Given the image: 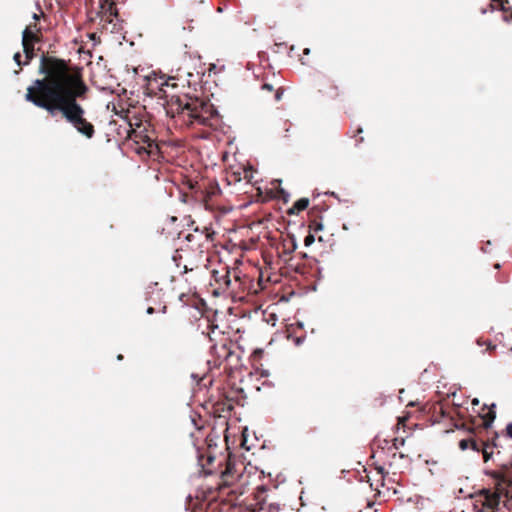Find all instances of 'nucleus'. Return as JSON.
<instances>
[{"label": "nucleus", "instance_id": "1", "mask_svg": "<svg viewBox=\"0 0 512 512\" xmlns=\"http://www.w3.org/2000/svg\"><path fill=\"white\" fill-rule=\"evenodd\" d=\"M39 73L27 88L25 100L45 110L49 116L61 117L77 132L88 139L95 134L94 125L85 118V109L80 101L87 98L88 86L83 80L81 69L70 61L54 56L42 55Z\"/></svg>", "mask_w": 512, "mask_h": 512}, {"label": "nucleus", "instance_id": "2", "mask_svg": "<svg viewBox=\"0 0 512 512\" xmlns=\"http://www.w3.org/2000/svg\"><path fill=\"white\" fill-rule=\"evenodd\" d=\"M165 110L168 116L185 126L214 127L218 121V113L213 104L198 97L171 96L166 101Z\"/></svg>", "mask_w": 512, "mask_h": 512}, {"label": "nucleus", "instance_id": "3", "mask_svg": "<svg viewBox=\"0 0 512 512\" xmlns=\"http://www.w3.org/2000/svg\"><path fill=\"white\" fill-rule=\"evenodd\" d=\"M491 482L473 494L474 507L478 512H500V505L512 506V472L492 471Z\"/></svg>", "mask_w": 512, "mask_h": 512}, {"label": "nucleus", "instance_id": "4", "mask_svg": "<svg viewBox=\"0 0 512 512\" xmlns=\"http://www.w3.org/2000/svg\"><path fill=\"white\" fill-rule=\"evenodd\" d=\"M125 117L129 121L130 131L128 138L135 142V150L138 154L155 155L158 151V145L155 142L154 131L149 129V123L142 122L135 118V122L129 117V111Z\"/></svg>", "mask_w": 512, "mask_h": 512}, {"label": "nucleus", "instance_id": "5", "mask_svg": "<svg viewBox=\"0 0 512 512\" xmlns=\"http://www.w3.org/2000/svg\"><path fill=\"white\" fill-rule=\"evenodd\" d=\"M243 475L236 469L235 463L230 458L226 461L225 470L221 472L218 490L222 495H227L230 500H236L246 492V483Z\"/></svg>", "mask_w": 512, "mask_h": 512}, {"label": "nucleus", "instance_id": "6", "mask_svg": "<svg viewBox=\"0 0 512 512\" xmlns=\"http://www.w3.org/2000/svg\"><path fill=\"white\" fill-rule=\"evenodd\" d=\"M215 231L211 226H194L193 230L180 231L179 238H184L191 249L203 248L206 244L213 242Z\"/></svg>", "mask_w": 512, "mask_h": 512}, {"label": "nucleus", "instance_id": "7", "mask_svg": "<svg viewBox=\"0 0 512 512\" xmlns=\"http://www.w3.org/2000/svg\"><path fill=\"white\" fill-rule=\"evenodd\" d=\"M284 232L277 229L275 234H272L270 231H265L263 233V238L267 240V243L274 247L279 256L290 255L293 251H295L297 244L294 236L287 234L284 237Z\"/></svg>", "mask_w": 512, "mask_h": 512}, {"label": "nucleus", "instance_id": "8", "mask_svg": "<svg viewBox=\"0 0 512 512\" xmlns=\"http://www.w3.org/2000/svg\"><path fill=\"white\" fill-rule=\"evenodd\" d=\"M212 274L215 282L225 289L233 288L231 277L235 282L241 280V272L237 268L231 270L228 266L222 267L221 270H213Z\"/></svg>", "mask_w": 512, "mask_h": 512}, {"label": "nucleus", "instance_id": "9", "mask_svg": "<svg viewBox=\"0 0 512 512\" xmlns=\"http://www.w3.org/2000/svg\"><path fill=\"white\" fill-rule=\"evenodd\" d=\"M499 436L495 434L493 439L482 441L471 438V443L469 444V448L475 451H482L484 461L487 462L491 456L493 455V449L498 448L500 444L498 443Z\"/></svg>", "mask_w": 512, "mask_h": 512}, {"label": "nucleus", "instance_id": "10", "mask_svg": "<svg viewBox=\"0 0 512 512\" xmlns=\"http://www.w3.org/2000/svg\"><path fill=\"white\" fill-rule=\"evenodd\" d=\"M41 41L42 38L35 36L30 30H23L22 47L26 58L24 64H29L35 57V44L40 43Z\"/></svg>", "mask_w": 512, "mask_h": 512}, {"label": "nucleus", "instance_id": "11", "mask_svg": "<svg viewBox=\"0 0 512 512\" xmlns=\"http://www.w3.org/2000/svg\"><path fill=\"white\" fill-rule=\"evenodd\" d=\"M319 194H313L312 206L308 210V224H322L324 220V213L327 211L328 206L318 201Z\"/></svg>", "mask_w": 512, "mask_h": 512}, {"label": "nucleus", "instance_id": "12", "mask_svg": "<svg viewBox=\"0 0 512 512\" xmlns=\"http://www.w3.org/2000/svg\"><path fill=\"white\" fill-rule=\"evenodd\" d=\"M211 354L215 357L214 365L218 366L222 361L228 360L232 355L230 346L227 343L216 344L211 347Z\"/></svg>", "mask_w": 512, "mask_h": 512}, {"label": "nucleus", "instance_id": "13", "mask_svg": "<svg viewBox=\"0 0 512 512\" xmlns=\"http://www.w3.org/2000/svg\"><path fill=\"white\" fill-rule=\"evenodd\" d=\"M169 80L165 78V76L160 77H149L148 78V86L147 90L150 91V93L154 95H158V93L163 92L165 93L163 87L169 86Z\"/></svg>", "mask_w": 512, "mask_h": 512}, {"label": "nucleus", "instance_id": "14", "mask_svg": "<svg viewBox=\"0 0 512 512\" xmlns=\"http://www.w3.org/2000/svg\"><path fill=\"white\" fill-rule=\"evenodd\" d=\"M261 90L267 94L273 93V98L276 102H279L284 94V88L282 86H276L275 84L267 81V79H264L261 85Z\"/></svg>", "mask_w": 512, "mask_h": 512}, {"label": "nucleus", "instance_id": "15", "mask_svg": "<svg viewBox=\"0 0 512 512\" xmlns=\"http://www.w3.org/2000/svg\"><path fill=\"white\" fill-rule=\"evenodd\" d=\"M310 206V200L306 197L300 198L287 210L288 215H299Z\"/></svg>", "mask_w": 512, "mask_h": 512}, {"label": "nucleus", "instance_id": "16", "mask_svg": "<svg viewBox=\"0 0 512 512\" xmlns=\"http://www.w3.org/2000/svg\"><path fill=\"white\" fill-rule=\"evenodd\" d=\"M118 12L116 4L112 0H103L100 6V15H116Z\"/></svg>", "mask_w": 512, "mask_h": 512}, {"label": "nucleus", "instance_id": "17", "mask_svg": "<svg viewBox=\"0 0 512 512\" xmlns=\"http://www.w3.org/2000/svg\"><path fill=\"white\" fill-rule=\"evenodd\" d=\"M100 18H101V21L104 22L105 24L112 25V31L122 29L118 24L120 21L118 13L116 15H109V14L100 15Z\"/></svg>", "mask_w": 512, "mask_h": 512}, {"label": "nucleus", "instance_id": "18", "mask_svg": "<svg viewBox=\"0 0 512 512\" xmlns=\"http://www.w3.org/2000/svg\"><path fill=\"white\" fill-rule=\"evenodd\" d=\"M494 407H495V405L493 404L492 407L486 413L481 415L482 426L485 429H489L491 427V425L496 417V413L493 409Z\"/></svg>", "mask_w": 512, "mask_h": 512}, {"label": "nucleus", "instance_id": "19", "mask_svg": "<svg viewBox=\"0 0 512 512\" xmlns=\"http://www.w3.org/2000/svg\"><path fill=\"white\" fill-rule=\"evenodd\" d=\"M308 227L313 228V229L309 231V234L304 239L305 246H310L315 241L316 235H318V233H320V232H323V230L325 228V226H308Z\"/></svg>", "mask_w": 512, "mask_h": 512}, {"label": "nucleus", "instance_id": "20", "mask_svg": "<svg viewBox=\"0 0 512 512\" xmlns=\"http://www.w3.org/2000/svg\"><path fill=\"white\" fill-rule=\"evenodd\" d=\"M259 240H260L259 236L257 238L251 237L249 240L242 239V240L239 241L238 246L242 250H251V249H254L256 247V244H257V242Z\"/></svg>", "mask_w": 512, "mask_h": 512}, {"label": "nucleus", "instance_id": "21", "mask_svg": "<svg viewBox=\"0 0 512 512\" xmlns=\"http://www.w3.org/2000/svg\"><path fill=\"white\" fill-rule=\"evenodd\" d=\"M266 492L265 487L261 486L257 488V491L254 493L255 500L257 501V504L259 505V509H263L264 505V494Z\"/></svg>", "mask_w": 512, "mask_h": 512}, {"label": "nucleus", "instance_id": "22", "mask_svg": "<svg viewBox=\"0 0 512 512\" xmlns=\"http://www.w3.org/2000/svg\"><path fill=\"white\" fill-rule=\"evenodd\" d=\"M492 2L496 3L503 12H510L512 18V8L509 6V0H492Z\"/></svg>", "mask_w": 512, "mask_h": 512}, {"label": "nucleus", "instance_id": "23", "mask_svg": "<svg viewBox=\"0 0 512 512\" xmlns=\"http://www.w3.org/2000/svg\"><path fill=\"white\" fill-rule=\"evenodd\" d=\"M24 30H30L35 36H38L39 38H42L41 27H39L36 22L26 26V28Z\"/></svg>", "mask_w": 512, "mask_h": 512}, {"label": "nucleus", "instance_id": "24", "mask_svg": "<svg viewBox=\"0 0 512 512\" xmlns=\"http://www.w3.org/2000/svg\"><path fill=\"white\" fill-rule=\"evenodd\" d=\"M471 443V438H468V439H462L460 442H459V447L461 450H466L469 448V444Z\"/></svg>", "mask_w": 512, "mask_h": 512}, {"label": "nucleus", "instance_id": "25", "mask_svg": "<svg viewBox=\"0 0 512 512\" xmlns=\"http://www.w3.org/2000/svg\"><path fill=\"white\" fill-rule=\"evenodd\" d=\"M278 194H279V197L285 202L287 203L288 200H289V194L282 188H280L278 190Z\"/></svg>", "mask_w": 512, "mask_h": 512}, {"label": "nucleus", "instance_id": "26", "mask_svg": "<svg viewBox=\"0 0 512 512\" xmlns=\"http://www.w3.org/2000/svg\"><path fill=\"white\" fill-rule=\"evenodd\" d=\"M13 59L14 61L21 67L22 65H25L24 63H22L21 61V54L20 52H16L13 56Z\"/></svg>", "mask_w": 512, "mask_h": 512}, {"label": "nucleus", "instance_id": "27", "mask_svg": "<svg viewBox=\"0 0 512 512\" xmlns=\"http://www.w3.org/2000/svg\"><path fill=\"white\" fill-rule=\"evenodd\" d=\"M404 444V439L399 440L398 438H395L393 440V446L395 449H398L400 445Z\"/></svg>", "mask_w": 512, "mask_h": 512}, {"label": "nucleus", "instance_id": "28", "mask_svg": "<svg viewBox=\"0 0 512 512\" xmlns=\"http://www.w3.org/2000/svg\"><path fill=\"white\" fill-rule=\"evenodd\" d=\"M506 436L512 438V423H509L506 427Z\"/></svg>", "mask_w": 512, "mask_h": 512}, {"label": "nucleus", "instance_id": "29", "mask_svg": "<svg viewBox=\"0 0 512 512\" xmlns=\"http://www.w3.org/2000/svg\"><path fill=\"white\" fill-rule=\"evenodd\" d=\"M439 412L442 417H446V415L448 414V412L444 409L442 404H439Z\"/></svg>", "mask_w": 512, "mask_h": 512}, {"label": "nucleus", "instance_id": "30", "mask_svg": "<svg viewBox=\"0 0 512 512\" xmlns=\"http://www.w3.org/2000/svg\"><path fill=\"white\" fill-rule=\"evenodd\" d=\"M322 232L318 233V235H316V237L318 238V241L319 242H327L328 240L325 239V234H321Z\"/></svg>", "mask_w": 512, "mask_h": 512}, {"label": "nucleus", "instance_id": "31", "mask_svg": "<svg viewBox=\"0 0 512 512\" xmlns=\"http://www.w3.org/2000/svg\"><path fill=\"white\" fill-rule=\"evenodd\" d=\"M406 420H407V417H399L398 418V425H402L403 427H405Z\"/></svg>", "mask_w": 512, "mask_h": 512}, {"label": "nucleus", "instance_id": "32", "mask_svg": "<svg viewBox=\"0 0 512 512\" xmlns=\"http://www.w3.org/2000/svg\"><path fill=\"white\" fill-rule=\"evenodd\" d=\"M42 16H44V13H43L42 11H41V13H40V14L34 13V14H33V19H34L35 21H38V20L40 19V17H42Z\"/></svg>", "mask_w": 512, "mask_h": 512}, {"label": "nucleus", "instance_id": "33", "mask_svg": "<svg viewBox=\"0 0 512 512\" xmlns=\"http://www.w3.org/2000/svg\"><path fill=\"white\" fill-rule=\"evenodd\" d=\"M363 132L362 128L361 127H358L356 130H355V133L353 135V137H357V135L361 134Z\"/></svg>", "mask_w": 512, "mask_h": 512}, {"label": "nucleus", "instance_id": "34", "mask_svg": "<svg viewBox=\"0 0 512 512\" xmlns=\"http://www.w3.org/2000/svg\"><path fill=\"white\" fill-rule=\"evenodd\" d=\"M181 198H182L183 202H188L189 196H188V194L184 193V194L181 195Z\"/></svg>", "mask_w": 512, "mask_h": 512}, {"label": "nucleus", "instance_id": "35", "mask_svg": "<svg viewBox=\"0 0 512 512\" xmlns=\"http://www.w3.org/2000/svg\"><path fill=\"white\" fill-rule=\"evenodd\" d=\"M147 313H148V314H153V313H154V308H153V307H149V308L147 309Z\"/></svg>", "mask_w": 512, "mask_h": 512}, {"label": "nucleus", "instance_id": "36", "mask_svg": "<svg viewBox=\"0 0 512 512\" xmlns=\"http://www.w3.org/2000/svg\"><path fill=\"white\" fill-rule=\"evenodd\" d=\"M89 38L92 39V40H95L96 39V34L95 33L89 34Z\"/></svg>", "mask_w": 512, "mask_h": 512}, {"label": "nucleus", "instance_id": "37", "mask_svg": "<svg viewBox=\"0 0 512 512\" xmlns=\"http://www.w3.org/2000/svg\"><path fill=\"white\" fill-rule=\"evenodd\" d=\"M363 140H364V139H363V137H359V139H356V142H357V143H362V142H363Z\"/></svg>", "mask_w": 512, "mask_h": 512}, {"label": "nucleus", "instance_id": "38", "mask_svg": "<svg viewBox=\"0 0 512 512\" xmlns=\"http://www.w3.org/2000/svg\"><path fill=\"white\" fill-rule=\"evenodd\" d=\"M496 347L492 345L491 343H488V349H495Z\"/></svg>", "mask_w": 512, "mask_h": 512}, {"label": "nucleus", "instance_id": "39", "mask_svg": "<svg viewBox=\"0 0 512 512\" xmlns=\"http://www.w3.org/2000/svg\"><path fill=\"white\" fill-rule=\"evenodd\" d=\"M474 405H477L479 403L478 399H474L472 402Z\"/></svg>", "mask_w": 512, "mask_h": 512}, {"label": "nucleus", "instance_id": "40", "mask_svg": "<svg viewBox=\"0 0 512 512\" xmlns=\"http://www.w3.org/2000/svg\"><path fill=\"white\" fill-rule=\"evenodd\" d=\"M117 359H118V360H122V359H123V355L119 354V355L117 356Z\"/></svg>", "mask_w": 512, "mask_h": 512}, {"label": "nucleus", "instance_id": "41", "mask_svg": "<svg viewBox=\"0 0 512 512\" xmlns=\"http://www.w3.org/2000/svg\"><path fill=\"white\" fill-rule=\"evenodd\" d=\"M477 343H478V345H480V346H481V345H483L485 342H482L481 340H478V341H477Z\"/></svg>", "mask_w": 512, "mask_h": 512}, {"label": "nucleus", "instance_id": "42", "mask_svg": "<svg viewBox=\"0 0 512 512\" xmlns=\"http://www.w3.org/2000/svg\"><path fill=\"white\" fill-rule=\"evenodd\" d=\"M213 461V457L209 456L208 457V462H212Z\"/></svg>", "mask_w": 512, "mask_h": 512}]
</instances>
